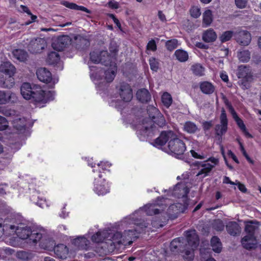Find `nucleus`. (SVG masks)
<instances>
[{
    "instance_id": "1",
    "label": "nucleus",
    "mask_w": 261,
    "mask_h": 261,
    "mask_svg": "<svg viewBox=\"0 0 261 261\" xmlns=\"http://www.w3.org/2000/svg\"><path fill=\"white\" fill-rule=\"evenodd\" d=\"M168 142L163 150L176 158H179L185 152L186 147L184 141L178 138L172 130L162 131L160 136L154 140L152 144L156 147H161Z\"/></svg>"
},
{
    "instance_id": "2",
    "label": "nucleus",
    "mask_w": 261,
    "mask_h": 261,
    "mask_svg": "<svg viewBox=\"0 0 261 261\" xmlns=\"http://www.w3.org/2000/svg\"><path fill=\"white\" fill-rule=\"evenodd\" d=\"M155 124L160 127L165 126L166 121L164 116L161 113L159 114V115L156 116L152 120L143 119L142 124L138 125L137 133L138 136H141L140 139H143L142 136L145 138V137L152 136L156 129Z\"/></svg>"
},
{
    "instance_id": "3",
    "label": "nucleus",
    "mask_w": 261,
    "mask_h": 261,
    "mask_svg": "<svg viewBox=\"0 0 261 261\" xmlns=\"http://www.w3.org/2000/svg\"><path fill=\"white\" fill-rule=\"evenodd\" d=\"M245 231L247 235L242 238L241 243L244 248L251 250L255 248V233L258 229L259 222L256 220H249L245 222Z\"/></svg>"
},
{
    "instance_id": "4",
    "label": "nucleus",
    "mask_w": 261,
    "mask_h": 261,
    "mask_svg": "<svg viewBox=\"0 0 261 261\" xmlns=\"http://www.w3.org/2000/svg\"><path fill=\"white\" fill-rule=\"evenodd\" d=\"M11 229H15L17 236L21 239H29L30 243H37L45 234L44 230L41 229L32 230L29 227H21L19 226L10 225Z\"/></svg>"
},
{
    "instance_id": "5",
    "label": "nucleus",
    "mask_w": 261,
    "mask_h": 261,
    "mask_svg": "<svg viewBox=\"0 0 261 261\" xmlns=\"http://www.w3.org/2000/svg\"><path fill=\"white\" fill-rule=\"evenodd\" d=\"M186 241L185 243L186 254L183 256L186 261H192L194 259V250L196 249L199 244V239L195 230H189L186 232Z\"/></svg>"
},
{
    "instance_id": "6",
    "label": "nucleus",
    "mask_w": 261,
    "mask_h": 261,
    "mask_svg": "<svg viewBox=\"0 0 261 261\" xmlns=\"http://www.w3.org/2000/svg\"><path fill=\"white\" fill-rule=\"evenodd\" d=\"M237 75L241 80L239 81L240 86L243 89H248L253 81V75L251 69L246 65L239 66Z\"/></svg>"
},
{
    "instance_id": "7",
    "label": "nucleus",
    "mask_w": 261,
    "mask_h": 261,
    "mask_svg": "<svg viewBox=\"0 0 261 261\" xmlns=\"http://www.w3.org/2000/svg\"><path fill=\"white\" fill-rule=\"evenodd\" d=\"M31 99L35 103H46L54 99V93L49 91H44L41 87L35 86Z\"/></svg>"
},
{
    "instance_id": "8",
    "label": "nucleus",
    "mask_w": 261,
    "mask_h": 261,
    "mask_svg": "<svg viewBox=\"0 0 261 261\" xmlns=\"http://www.w3.org/2000/svg\"><path fill=\"white\" fill-rule=\"evenodd\" d=\"M165 198L159 197L155 203L146 205L144 208L146 214L152 216L160 213L167 206V204L165 203Z\"/></svg>"
},
{
    "instance_id": "9",
    "label": "nucleus",
    "mask_w": 261,
    "mask_h": 261,
    "mask_svg": "<svg viewBox=\"0 0 261 261\" xmlns=\"http://www.w3.org/2000/svg\"><path fill=\"white\" fill-rule=\"evenodd\" d=\"M228 120L227 114L225 109L223 108L221 109V113L220 116V123L217 124L214 127L215 138L219 140L221 139L227 130Z\"/></svg>"
},
{
    "instance_id": "10",
    "label": "nucleus",
    "mask_w": 261,
    "mask_h": 261,
    "mask_svg": "<svg viewBox=\"0 0 261 261\" xmlns=\"http://www.w3.org/2000/svg\"><path fill=\"white\" fill-rule=\"evenodd\" d=\"M46 40L43 38H37L32 39L28 45V50L32 54H38L46 47Z\"/></svg>"
},
{
    "instance_id": "11",
    "label": "nucleus",
    "mask_w": 261,
    "mask_h": 261,
    "mask_svg": "<svg viewBox=\"0 0 261 261\" xmlns=\"http://www.w3.org/2000/svg\"><path fill=\"white\" fill-rule=\"evenodd\" d=\"M119 95L125 102L130 101L133 98V91L129 85L126 83H121L118 88Z\"/></svg>"
},
{
    "instance_id": "12",
    "label": "nucleus",
    "mask_w": 261,
    "mask_h": 261,
    "mask_svg": "<svg viewBox=\"0 0 261 261\" xmlns=\"http://www.w3.org/2000/svg\"><path fill=\"white\" fill-rule=\"evenodd\" d=\"M190 166H193L197 167L198 168H200L196 176H198L200 175H202V178L207 176L212 169L214 167V165H212L209 163H202L199 162L198 161H195L194 162H193L192 164L190 165Z\"/></svg>"
},
{
    "instance_id": "13",
    "label": "nucleus",
    "mask_w": 261,
    "mask_h": 261,
    "mask_svg": "<svg viewBox=\"0 0 261 261\" xmlns=\"http://www.w3.org/2000/svg\"><path fill=\"white\" fill-rule=\"evenodd\" d=\"M229 112L231 113L234 120L236 122L238 126L240 128L244 135L248 138H252L253 136L251 135L246 128L243 121L238 116L237 113L235 112L233 107L229 103Z\"/></svg>"
},
{
    "instance_id": "14",
    "label": "nucleus",
    "mask_w": 261,
    "mask_h": 261,
    "mask_svg": "<svg viewBox=\"0 0 261 261\" xmlns=\"http://www.w3.org/2000/svg\"><path fill=\"white\" fill-rule=\"evenodd\" d=\"M236 41L241 45H248L251 40V36L250 33L247 31H241L236 32L233 35Z\"/></svg>"
},
{
    "instance_id": "15",
    "label": "nucleus",
    "mask_w": 261,
    "mask_h": 261,
    "mask_svg": "<svg viewBox=\"0 0 261 261\" xmlns=\"http://www.w3.org/2000/svg\"><path fill=\"white\" fill-rule=\"evenodd\" d=\"M186 240L184 238L179 237L174 239L170 243V248L172 252H182L186 254L185 243Z\"/></svg>"
},
{
    "instance_id": "16",
    "label": "nucleus",
    "mask_w": 261,
    "mask_h": 261,
    "mask_svg": "<svg viewBox=\"0 0 261 261\" xmlns=\"http://www.w3.org/2000/svg\"><path fill=\"white\" fill-rule=\"evenodd\" d=\"M17 100V97L15 93L11 91H0V105L14 103Z\"/></svg>"
},
{
    "instance_id": "17",
    "label": "nucleus",
    "mask_w": 261,
    "mask_h": 261,
    "mask_svg": "<svg viewBox=\"0 0 261 261\" xmlns=\"http://www.w3.org/2000/svg\"><path fill=\"white\" fill-rule=\"evenodd\" d=\"M36 75L39 81L45 83H48L52 80L51 72L45 68H40L37 70Z\"/></svg>"
},
{
    "instance_id": "18",
    "label": "nucleus",
    "mask_w": 261,
    "mask_h": 261,
    "mask_svg": "<svg viewBox=\"0 0 261 261\" xmlns=\"http://www.w3.org/2000/svg\"><path fill=\"white\" fill-rule=\"evenodd\" d=\"M54 252L59 258L64 259L67 258L69 250L66 245L63 244H60L55 246Z\"/></svg>"
},
{
    "instance_id": "19",
    "label": "nucleus",
    "mask_w": 261,
    "mask_h": 261,
    "mask_svg": "<svg viewBox=\"0 0 261 261\" xmlns=\"http://www.w3.org/2000/svg\"><path fill=\"white\" fill-rule=\"evenodd\" d=\"M35 85L32 86L30 83H24L21 86L20 91L23 97L25 99H31V96L33 94V89Z\"/></svg>"
},
{
    "instance_id": "20",
    "label": "nucleus",
    "mask_w": 261,
    "mask_h": 261,
    "mask_svg": "<svg viewBox=\"0 0 261 261\" xmlns=\"http://www.w3.org/2000/svg\"><path fill=\"white\" fill-rule=\"evenodd\" d=\"M137 99L143 103L148 102L151 100V94L148 90L145 88L139 89L136 93Z\"/></svg>"
},
{
    "instance_id": "21",
    "label": "nucleus",
    "mask_w": 261,
    "mask_h": 261,
    "mask_svg": "<svg viewBox=\"0 0 261 261\" xmlns=\"http://www.w3.org/2000/svg\"><path fill=\"white\" fill-rule=\"evenodd\" d=\"M71 40L69 36L63 35L58 38L55 44V47L59 50H63L70 43Z\"/></svg>"
},
{
    "instance_id": "22",
    "label": "nucleus",
    "mask_w": 261,
    "mask_h": 261,
    "mask_svg": "<svg viewBox=\"0 0 261 261\" xmlns=\"http://www.w3.org/2000/svg\"><path fill=\"white\" fill-rule=\"evenodd\" d=\"M182 130L189 134H194L199 131L197 125L191 121H187L182 124Z\"/></svg>"
},
{
    "instance_id": "23",
    "label": "nucleus",
    "mask_w": 261,
    "mask_h": 261,
    "mask_svg": "<svg viewBox=\"0 0 261 261\" xmlns=\"http://www.w3.org/2000/svg\"><path fill=\"white\" fill-rule=\"evenodd\" d=\"M72 244L79 249L87 250L89 247V241L84 237H79L73 240Z\"/></svg>"
},
{
    "instance_id": "24",
    "label": "nucleus",
    "mask_w": 261,
    "mask_h": 261,
    "mask_svg": "<svg viewBox=\"0 0 261 261\" xmlns=\"http://www.w3.org/2000/svg\"><path fill=\"white\" fill-rule=\"evenodd\" d=\"M217 36L216 32L212 29H209L203 32L202 38L203 41L207 43L214 42Z\"/></svg>"
},
{
    "instance_id": "25",
    "label": "nucleus",
    "mask_w": 261,
    "mask_h": 261,
    "mask_svg": "<svg viewBox=\"0 0 261 261\" xmlns=\"http://www.w3.org/2000/svg\"><path fill=\"white\" fill-rule=\"evenodd\" d=\"M13 127L18 133H23L26 129V120L24 118H16L13 122Z\"/></svg>"
},
{
    "instance_id": "26",
    "label": "nucleus",
    "mask_w": 261,
    "mask_h": 261,
    "mask_svg": "<svg viewBox=\"0 0 261 261\" xmlns=\"http://www.w3.org/2000/svg\"><path fill=\"white\" fill-rule=\"evenodd\" d=\"M61 4L72 10L82 11L88 14L91 13V11L87 8L83 6H79L74 3L63 1L61 2Z\"/></svg>"
},
{
    "instance_id": "27",
    "label": "nucleus",
    "mask_w": 261,
    "mask_h": 261,
    "mask_svg": "<svg viewBox=\"0 0 261 261\" xmlns=\"http://www.w3.org/2000/svg\"><path fill=\"white\" fill-rule=\"evenodd\" d=\"M100 57H108V51H93L90 54V60L95 64L99 63Z\"/></svg>"
},
{
    "instance_id": "28",
    "label": "nucleus",
    "mask_w": 261,
    "mask_h": 261,
    "mask_svg": "<svg viewBox=\"0 0 261 261\" xmlns=\"http://www.w3.org/2000/svg\"><path fill=\"white\" fill-rule=\"evenodd\" d=\"M15 67L10 62H5L2 65L1 70L5 76H12L15 72Z\"/></svg>"
},
{
    "instance_id": "29",
    "label": "nucleus",
    "mask_w": 261,
    "mask_h": 261,
    "mask_svg": "<svg viewBox=\"0 0 261 261\" xmlns=\"http://www.w3.org/2000/svg\"><path fill=\"white\" fill-rule=\"evenodd\" d=\"M12 53L15 58L21 62L25 61L28 57L27 52L23 49H15Z\"/></svg>"
},
{
    "instance_id": "30",
    "label": "nucleus",
    "mask_w": 261,
    "mask_h": 261,
    "mask_svg": "<svg viewBox=\"0 0 261 261\" xmlns=\"http://www.w3.org/2000/svg\"><path fill=\"white\" fill-rule=\"evenodd\" d=\"M110 67L105 71V79L107 82H112L116 75L117 68L116 64L113 66H110Z\"/></svg>"
},
{
    "instance_id": "31",
    "label": "nucleus",
    "mask_w": 261,
    "mask_h": 261,
    "mask_svg": "<svg viewBox=\"0 0 261 261\" xmlns=\"http://www.w3.org/2000/svg\"><path fill=\"white\" fill-rule=\"evenodd\" d=\"M211 245L212 247L213 250L216 253H220L222 248V243L219 238L216 236H214L211 240Z\"/></svg>"
},
{
    "instance_id": "32",
    "label": "nucleus",
    "mask_w": 261,
    "mask_h": 261,
    "mask_svg": "<svg viewBox=\"0 0 261 261\" xmlns=\"http://www.w3.org/2000/svg\"><path fill=\"white\" fill-rule=\"evenodd\" d=\"M201 91L206 94H211L215 91L214 86L210 82H203L200 85Z\"/></svg>"
},
{
    "instance_id": "33",
    "label": "nucleus",
    "mask_w": 261,
    "mask_h": 261,
    "mask_svg": "<svg viewBox=\"0 0 261 261\" xmlns=\"http://www.w3.org/2000/svg\"><path fill=\"white\" fill-rule=\"evenodd\" d=\"M174 55L176 57V59L180 62H185L188 61L189 59L188 53L181 49H178L175 50Z\"/></svg>"
},
{
    "instance_id": "34",
    "label": "nucleus",
    "mask_w": 261,
    "mask_h": 261,
    "mask_svg": "<svg viewBox=\"0 0 261 261\" xmlns=\"http://www.w3.org/2000/svg\"><path fill=\"white\" fill-rule=\"evenodd\" d=\"M60 57L59 53L51 51L48 54L47 62L49 64L56 65L59 63Z\"/></svg>"
},
{
    "instance_id": "35",
    "label": "nucleus",
    "mask_w": 261,
    "mask_h": 261,
    "mask_svg": "<svg viewBox=\"0 0 261 261\" xmlns=\"http://www.w3.org/2000/svg\"><path fill=\"white\" fill-rule=\"evenodd\" d=\"M213 21V15L211 10L207 9L203 14V25L205 27L210 25Z\"/></svg>"
},
{
    "instance_id": "36",
    "label": "nucleus",
    "mask_w": 261,
    "mask_h": 261,
    "mask_svg": "<svg viewBox=\"0 0 261 261\" xmlns=\"http://www.w3.org/2000/svg\"><path fill=\"white\" fill-rule=\"evenodd\" d=\"M94 190L98 195H103L109 192V190L103 185L99 184V181L96 179H95Z\"/></svg>"
},
{
    "instance_id": "37",
    "label": "nucleus",
    "mask_w": 261,
    "mask_h": 261,
    "mask_svg": "<svg viewBox=\"0 0 261 261\" xmlns=\"http://www.w3.org/2000/svg\"><path fill=\"white\" fill-rule=\"evenodd\" d=\"M147 111L149 118L145 119H148L149 120H152L156 116L159 115V114L161 113L156 108L151 105L147 106Z\"/></svg>"
},
{
    "instance_id": "38",
    "label": "nucleus",
    "mask_w": 261,
    "mask_h": 261,
    "mask_svg": "<svg viewBox=\"0 0 261 261\" xmlns=\"http://www.w3.org/2000/svg\"><path fill=\"white\" fill-rule=\"evenodd\" d=\"M237 141L238 142L239 146L240 149L243 155V156L245 158L246 160L251 164L253 165L254 164V161L249 156V155L247 153L244 146L243 145V143L241 142V139L240 138H237Z\"/></svg>"
},
{
    "instance_id": "39",
    "label": "nucleus",
    "mask_w": 261,
    "mask_h": 261,
    "mask_svg": "<svg viewBox=\"0 0 261 261\" xmlns=\"http://www.w3.org/2000/svg\"><path fill=\"white\" fill-rule=\"evenodd\" d=\"M238 57L242 62H247L250 59V53L248 50H243L238 53Z\"/></svg>"
},
{
    "instance_id": "40",
    "label": "nucleus",
    "mask_w": 261,
    "mask_h": 261,
    "mask_svg": "<svg viewBox=\"0 0 261 261\" xmlns=\"http://www.w3.org/2000/svg\"><path fill=\"white\" fill-rule=\"evenodd\" d=\"M240 232V227L236 222H229V234L236 236L239 235Z\"/></svg>"
},
{
    "instance_id": "41",
    "label": "nucleus",
    "mask_w": 261,
    "mask_h": 261,
    "mask_svg": "<svg viewBox=\"0 0 261 261\" xmlns=\"http://www.w3.org/2000/svg\"><path fill=\"white\" fill-rule=\"evenodd\" d=\"M162 101L165 107L169 108L172 102L171 95L168 92H164L162 96Z\"/></svg>"
},
{
    "instance_id": "42",
    "label": "nucleus",
    "mask_w": 261,
    "mask_h": 261,
    "mask_svg": "<svg viewBox=\"0 0 261 261\" xmlns=\"http://www.w3.org/2000/svg\"><path fill=\"white\" fill-rule=\"evenodd\" d=\"M193 73L197 76H202L204 74V68L200 64H196L192 66Z\"/></svg>"
},
{
    "instance_id": "43",
    "label": "nucleus",
    "mask_w": 261,
    "mask_h": 261,
    "mask_svg": "<svg viewBox=\"0 0 261 261\" xmlns=\"http://www.w3.org/2000/svg\"><path fill=\"white\" fill-rule=\"evenodd\" d=\"M100 60L99 63L106 66H113L114 64H115V62H112V57L108 52V57H100Z\"/></svg>"
},
{
    "instance_id": "44",
    "label": "nucleus",
    "mask_w": 261,
    "mask_h": 261,
    "mask_svg": "<svg viewBox=\"0 0 261 261\" xmlns=\"http://www.w3.org/2000/svg\"><path fill=\"white\" fill-rule=\"evenodd\" d=\"M251 15V13L250 11L243 10L236 12L233 15L234 17H239L242 19H246L250 18Z\"/></svg>"
},
{
    "instance_id": "45",
    "label": "nucleus",
    "mask_w": 261,
    "mask_h": 261,
    "mask_svg": "<svg viewBox=\"0 0 261 261\" xmlns=\"http://www.w3.org/2000/svg\"><path fill=\"white\" fill-rule=\"evenodd\" d=\"M165 46L167 50L172 51L178 46V40L172 39L166 42Z\"/></svg>"
},
{
    "instance_id": "46",
    "label": "nucleus",
    "mask_w": 261,
    "mask_h": 261,
    "mask_svg": "<svg viewBox=\"0 0 261 261\" xmlns=\"http://www.w3.org/2000/svg\"><path fill=\"white\" fill-rule=\"evenodd\" d=\"M136 230L135 229H132V230H126L124 231V237L125 240H126L128 241V245L131 244L133 242L132 241H130L129 239H132V238H134L136 237L135 236L136 235Z\"/></svg>"
},
{
    "instance_id": "47",
    "label": "nucleus",
    "mask_w": 261,
    "mask_h": 261,
    "mask_svg": "<svg viewBox=\"0 0 261 261\" xmlns=\"http://www.w3.org/2000/svg\"><path fill=\"white\" fill-rule=\"evenodd\" d=\"M3 88L10 89L12 88L14 84V79L11 76L5 75V82H4Z\"/></svg>"
},
{
    "instance_id": "48",
    "label": "nucleus",
    "mask_w": 261,
    "mask_h": 261,
    "mask_svg": "<svg viewBox=\"0 0 261 261\" xmlns=\"http://www.w3.org/2000/svg\"><path fill=\"white\" fill-rule=\"evenodd\" d=\"M113 239L114 240H116V241L119 244L125 243L124 233L122 234L120 232H116L114 234Z\"/></svg>"
},
{
    "instance_id": "49",
    "label": "nucleus",
    "mask_w": 261,
    "mask_h": 261,
    "mask_svg": "<svg viewBox=\"0 0 261 261\" xmlns=\"http://www.w3.org/2000/svg\"><path fill=\"white\" fill-rule=\"evenodd\" d=\"M150 68L154 71H157L159 69V63L154 58H151L149 59Z\"/></svg>"
},
{
    "instance_id": "50",
    "label": "nucleus",
    "mask_w": 261,
    "mask_h": 261,
    "mask_svg": "<svg viewBox=\"0 0 261 261\" xmlns=\"http://www.w3.org/2000/svg\"><path fill=\"white\" fill-rule=\"evenodd\" d=\"M224 224L220 220H216L213 223V228L217 231H221L224 228Z\"/></svg>"
},
{
    "instance_id": "51",
    "label": "nucleus",
    "mask_w": 261,
    "mask_h": 261,
    "mask_svg": "<svg viewBox=\"0 0 261 261\" xmlns=\"http://www.w3.org/2000/svg\"><path fill=\"white\" fill-rule=\"evenodd\" d=\"M190 11L191 16L195 18H198L201 15L200 9L197 7H192Z\"/></svg>"
},
{
    "instance_id": "52",
    "label": "nucleus",
    "mask_w": 261,
    "mask_h": 261,
    "mask_svg": "<svg viewBox=\"0 0 261 261\" xmlns=\"http://www.w3.org/2000/svg\"><path fill=\"white\" fill-rule=\"evenodd\" d=\"M213 125V120L205 121L203 122L202 123V126L204 133L206 134L207 132L209 131L212 127Z\"/></svg>"
},
{
    "instance_id": "53",
    "label": "nucleus",
    "mask_w": 261,
    "mask_h": 261,
    "mask_svg": "<svg viewBox=\"0 0 261 261\" xmlns=\"http://www.w3.org/2000/svg\"><path fill=\"white\" fill-rule=\"evenodd\" d=\"M103 239L104 237L102 236L100 231H98L91 237L92 241L95 243L101 242L103 241Z\"/></svg>"
},
{
    "instance_id": "54",
    "label": "nucleus",
    "mask_w": 261,
    "mask_h": 261,
    "mask_svg": "<svg viewBox=\"0 0 261 261\" xmlns=\"http://www.w3.org/2000/svg\"><path fill=\"white\" fill-rule=\"evenodd\" d=\"M235 4L237 8L239 9L245 8L248 3V0H234Z\"/></svg>"
},
{
    "instance_id": "55",
    "label": "nucleus",
    "mask_w": 261,
    "mask_h": 261,
    "mask_svg": "<svg viewBox=\"0 0 261 261\" xmlns=\"http://www.w3.org/2000/svg\"><path fill=\"white\" fill-rule=\"evenodd\" d=\"M146 48L147 50H150L153 51L156 50V44L154 39H151L148 42Z\"/></svg>"
},
{
    "instance_id": "56",
    "label": "nucleus",
    "mask_w": 261,
    "mask_h": 261,
    "mask_svg": "<svg viewBox=\"0 0 261 261\" xmlns=\"http://www.w3.org/2000/svg\"><path fill=\"white\" fill-rule=\"evenodd\" d=\"M8 122L7 119L0 116V130H4L8 127Z\"/></svg>"
},
{
    "instance_id": "57",
    "label": "nucleus",
    "mask_w": 261,
    "mask_h": 261,
    "mask_svg": "<svg viewBox=\"0 0 261 261\" xmlns=\"http://www.w3.org/2000/svg\"><path fill=\"white\" fill-rule=\"evenodd\" d=\"M79 41L80 43L79 47V48L81 47L82 48H84V47L89 46L90 44V42L88 40L84 37H80Z\"/></svg>"
},
{
    "instance_id": "58",
    "label": "nucleus",
    "mask_w": 261,
    "mask_h": 261,
    "mask_svg": "<svg viewBox=\"0 0 261 261\" xmlns=\"http://www.w3.org/2000/svg\"><path fill=\"white\" fill-rule=\"evenodd\" d=\"M221 43L228 41V31L224 32L219 37Z\"/></svg>"
},
{
    "instance_id": "59",
    "label": "nucleus",
    "mask_w": 261,
    "mask_h": 261,
    "mask_svg": "<svg viewBox=\"0 0 261 261\" xmlns=\"http://www.w3.org/2000/svg\"><path fill=\"white\" fill-rule=\"evenodd\" d=\"M17 257L21 259H25L28 258V253L23 251H18L17 253Z\"/></svg>"
},
{
    "instance_id": "60",
    "label": "nucleus",
    "mask_w": 261,
    "mask_h": 261,
    "mask_svg": "<svg viewBox=\"0 0 261 261\" xmlns=\"http://www.w3.org/2000/svg\"><path fill=\"white\" fill-rule=\"evenodd\" d=\"M237 185L238 188L239 189V190L240 191H241L242 192H243L244 193H246L247 192V189L246 188L245 186L243 184L238 182V184H237Z\"/></svg>"
},
{
    "instance_id": "61",
    "label": "nucleus",
    "mask_w": 261,
    "mask_h": 261,
    "mask_svg": "<svg viewBox=\"0 0 261 261\" xmlns=\"http://www.w3.org/2000/svg\"><path fill=\"white\" fill-rule=\"evenodd\" d=\"M97 165L99 167H101L103 170H106V167H110L111 164L109 163L108 162H101L100 163H98Z\"/></svg>"
},
{
    "instance_id": "62",
    "label": "nucleus",
    "mask_w": 261,
    "mask_h": 261,
    "mask_svg": "<svg viewBox=\"0 0 261 261\" xmlns=\"http://www.w3.org/2000/svg\"><path fill=\"white\" fill-rule=\"evenodd\" d=\"M159 18L160 19L161 21L162 22H166V18L165 14L163 13V12L161 10L158 11V14Z\"/></svg>"
},
{
    "instance_id": "63",
    "label": "nucleus",
    "mask_w": 261,
    "mask_h": 261,
    "mask_svg": "<svg viewBox=\"0 0 261 261\" xmlns=\"http://www.w3.org/2000/svg\"><path fill=\"white\" fill-rule=\"evenodd\" d=\"M109 6L112 9H118L119 5L117 2L110 1L108 3Z\"/></svg>"
},
{
    "instance_id": "64",
    "label": "nucleus",
    "mask_w": 261,
    "mask_h": 261,
    "mask_svg": "<svg viewBox=\"0 0 261 261\" xmlns=\"http://www.w3.org/2000/svg\"><path fill=\"white\" fill-rule=\"evenodd\" d=\"M196 46L200 49H207L208 48V45H206L202 42H197L195 44Z\"/></svg>"
}]
</instances>
